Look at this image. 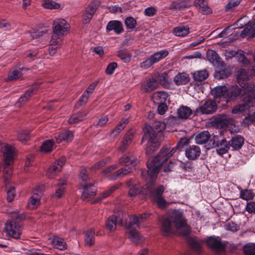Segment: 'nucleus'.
I'll return each instance as SVG.
<instances>
[{"instance_id": "f257e3e1", "label": "nucleus", "mask_w": 255, "mask_h": 255, "mask_svg": "<svg viewBox=\"0 0 255 255\" xmlns=\"http://www.w3.org/2000/svg\"><path fill=\"white\" fill-rule=\"evenodd\" d=\"M172 223L182 235L186 236L189 234L190 228L183 213L174 210L169 211L162 217L161 231L163 235L168 236L174 233L175 230Z\"/></svg>"}, {"instance_id": "f03ea898", "label": "nucleus", "mask_w": 255, "mask_h": 255, "mask_svg": "<svg viewBox=\"0 0 255 255\" xmlns=\"http://www.w3.org/2000/svg\"><path fill=\"white\" fill-rule=\"evenodd\" d=\"M141 176L146 180V188L145 193L146 195H150L152 200L155 202L160 208L166 207L167 203L162 197V194L164 191V187L163 185H159L156 188L154 187V181L155 180L157 174H156L155 177L151 178V174L148 172V169L147 170H141Z\"/></svg>"}, {"instance_id": "7ed1b4c3", "label": "nucleus", "mask_w": 255, "mask_h": 255, "mask_svg": "<svg viewBox=\"0 0 255 255\" xmlns=\"http://www.w3.org/2000/svg\"><path fill=\"white\" fill-rule=\"evenodd\" d=\"M165 128L166 124L164 122L156 121L149 127L148 131L145 132L142 138V142L147 141L148 146L146 149V153L150 154L159 146V138Z\"/></svg>"}, {"instance_id": "20e7f679", "label": "nucleus", "mask_w": 255, "mask_h": 255, "mask_svg": "<svg viewBox=\"0 0 255 255\" xmlns=\"http://www.w3.org/2000/svg\"><path fill=\"white\" fill-rule=\"evenodd\" d=\"M176 146L170 151L167 147L162 148L156 156L149 159L146 162L148 172L151 174V178H154L156 174L158 173L162 165L171 157L176 150Z\"/></svg>"}, {"instance_id": "39448f33", "label": "nucleus", "mask_w": 255, "mask_h": 255, "mask_svg": "<svg viewBox=\"0 0 255 255\" xmlns=\"http://www.w3.org/2000/svg\"><path fill=\"white\" fill-rule=\"evenodd\" d=\"M0 150L3 154V178L5 182H9L8 178L12 175L11 163L13 162V157L15 154L14 147L7 143H1L0 144Z\"/></svg>"}, {"instance_id": "423d86ee", "label": "nucleus", "mask_w": 255, "mask_h": 255, "mask_svg": "<svg viewBox=\"0 0 255 255\" xmlns=\"http://www.w3.org/2000/svg\"><path fill=\"white\" fill-rule=\"evenodd\" d=\"M244 103L235 106L232 109V113L235 114L241 113L252 106L255 103V89L254 86H248L244 88V94L242 95Z\"/></svg>"}, {"instance_id": "0eeeda50", "label": "nucleus", "mask_w": 255, "mask_h": 255, "mask_svg": "<svg viewBox=\"0 0 255 255\" xmlns=\"http://www.w3.org/2000/svg\"><path fill=\"white\" fill-rule=\"evenodd\" d=\"M221 135H215L209 140L208 146L210 148H216L219 155L227 153L230 149V144L225 138H221Z\"/></svg>"}, {"instance_id": "6e6552de", "label": "nucleus", "mask_w": 255, "mask_h": 255, "mask_svg": "<svg viewBox=\"0 0 255 255\" xmlns=\"http://www.w3.org/2000/svg\"><path fill=\"white\" fill-rule=\"evenodd\" d=\"M13 216L16 217V219L7 221L5 224L4 231L7 237L18 239H20L21 234L22 224L19 221H17L18 215L16 214Z\"/></svg>"}, {"instance_id": "1a4fd4ad", "label": "nucleus", "mask_w": 255, "mask_h": 255, "mask_svg": "<svg viewBox=\"0 0 255 255\" xmlns=\"http://www.w3.org/2000/svg\"><path fill=\"white\" fill-rule=\"evenodd\" d=\"M128 215L122 211L118 212V215L111 216L106 221V228L110 231L116 230L117 226L127 225V218Z\"/></svg>"}, {"instance_id": "9d476101", "label": "nucleus", "mask_w": 255, "mask_h": 255, "mask_svg": "<svg viewBox=\"0 0 255 255\" xmlns=\"http://www.w3.org/2000/svg\"><path fill=\"white\" fill-rule=\"evenodd\" d=\"M168 54V51L166 49H163L155 52L149 58L146 59L141 63V67L144 69H147L154 64L166 57Z\"/></svg>"}, {"instance_id": "9b49d317", "label": "nucleus", "mask_w": 255, "mask_h": 255, "mask_svg": "<svg viewBox=\"0 0 255 255\" xmlns=\"http://www.w3.org/2000/svg\"><path fill=\"white\" fill-rule=\"evenodd\" d=\"M70 28L69 24L62 18H57L52 25V31L54 34L61 36L67 34Z\"/></svg>"}, {"instance_id": "f8f14e48", "label": "nucleus", "mask_w": 255, "mask_h": 255, "mask_svg": "<svg viewBox=\"0 0 255 255\" xmlns=\"http://www.w3.org/2000/svg\"><path fill=\"white\" fill-rule=\"evenodd\" d=\"M158 87V83L154 78L153 74L149 77H146L141 85L140 89L143 93H150Z\"/></svg>"}, {"instance_id": "ddd939ff", "label": "nucleus", "mask_w": 255, "mask_h": 255, "mask_svg": "<svg viewBox=\"0 0 255 255\" xmlns=\"http://www.w3.org/2000/svg\"><path fill=\"white\" fill-rule=\"evenodd\" d=\"M206 243L210 248L216 252H222L225 249V245L219 237H210L207 239Z\"/></svg>"}, {"instance_id": "4468645a", "label": "nucleus", "mask_w": 255, "mask_h": 255, "mask_svg": "<svg viewBox=\"0 0 255 255\" xmlns=\"http://www.w3.org/2000/svg\"><path fill=\"white\" fill-rule=\"evenodd\" d=\"M65 162V158H62L53 163L47 170L46 175L47 177L49 178L54 177L60 171Z\"/></svg>"}, {"instance_id": "2eb2a0df", "label": "nucleus", "mask_w": 255, "mask_h": 255, "mask_svg": "<svg viewBox=\"0 0 255 255\" xmlns=\"http://www.w3.org/2000/svg\"><path fill=\"white\" fill-rule=\"evenodd\" d=\"M153 75L154 78L157 80L158 85L160 84L165 88L170 87L171 80L167 72H156L153 74Z\"/></svg>"}, {"instance_id": "dca6fc26", "label": "nucleus", "mask_w": 255, "mask_h": 255, "mask_svg": "<svg viewBox=\"0 0 255 255\" xmlns=\"http://www.w3.org/2000/svg\"><path fill=\"white\" fill-rule=\"evenodd\" d=\"M73 132L69 130H65L54 134L56 142L58 144L62 141L66 142H71L73 140Z\"/></svg>"}, {"instance_id": "f3484780", "label": "nucleus", "mask_w": 255, "mask_h": 255, "mask_svg": "<svg viewBox=\"0 0 255 255\" xmlns=\"http://www.w3.org/2000/svg\"><path fill=\"white\" fill-rule=\"evenodd\" d=\"M249 78V75L246 70L241 69L237 75V79L239 84L243 88L244 91V88H246L248 86H254V89H255V86L254 84H250L247 83Z\"/></svg>"}, {"instance_id": "a211bd4d", "label": "nucleus", "mask_w": 255, "mask_h": 255, "mask_svg": "<svg viewBox=\"0 0 255 255\" xmlns=\"http://www.w3.org/2000/svg\"><path fill=\"white\" fill-rule=\"evenodd\" d=\"M207 58L211 64L216 67L222 66L224 63L217 53L213 50L209 49L207 51Z\"/></svg>"}, {"instance_id": "6ab92c4d", "label": "nucleus", "mask_w": 255, "mask_h": 255, "mask_svg": "<svg viewBox=\"0 0 255 255\" xmlns=\"http://www.w3.org/2000/svg\"><path fill=\"white\" fill-rule=\"evenodd\" d=\"M201 154V149L199 146L192 145L188 146L185 150L186 157L189 160H195Z\"/></svg>"}, {"instance_id": "aec40b11", "label": "nucleus", "mask_w": 255, "mask_h": 255, "mask_svg": "<svg viewBox=\"0 0 255 255\" xmlns=\"http://www.w3.org/2000/svg\"><path fill=\"white\" fill-rule=\"evenodd\" d=\"M120 163L126 166L131 165L133 167H135L138 164L139 161L133 153H129L127 155H124L120 159Z\"/></svg>"}, {"instance_id": "412c9836", "label": "nucleus", "mask_w": 255, "mask_h": 255, "mask_svg": "<svg viewBox=\"0 0 255 255\" xmlns=\"http://www.w3.org/2000/svg\"><path fill=\"white\" fill-rule=\"evenodd\" d=\"M81 184L83 187V191L82 194V198L83 200H86L95 195V189L92 184L89 183H85V184L81 183Z\"/></svg>"}, {"instance_id": "4be33fe9", "label": "nucleus", "mask_w": 255, "mask_h": 255, "mask_svg": "<svg viewBox=\"0 0 255 255\" xmlns=\"http://www.w3.org/2000/svg\"><path fill=\"white\" fill-rule=\"evenodd\" d=\"M106 30L107 32L113 30L115 33L120 34L124 31L123 24L119 20H111L107 25Z\"/></svg>"}, {"instance_id": "5701e85b", "label": "nucleus", "mask_w": 255, "mask_h": 255, "mask_svg": "<svg viewBox=\"0 0 255 255\" xmlns=\"http://www.w3.org/2000/svg\"><path fill=\"white\" fill-rule=\"evenodd\" d=\"M244 94L243 88L239 87L238 86H233L228 90L227 89L226 101L235 100L242 93Z\"/></svg>"}, {"instance_id": "b1692460", "label": "nucleus", "mask_w": 255, "mask_h": 255, "mask_svg": "<svg viewBox=\"0 0 255 255\" xmlns=\"http://www.w3.org/2000/svg\"><path fill=\"white\" fill-rule=\"evenodd\" d=\"M227 88L225 86H217L211 90V94L213 95L215 100L218 98L223 99L226 100Z\"/></svg>"}, {"instance_id": "393cba45", "label": "nucleus", "mask_w": 255, "mask_h": 255, "mask_svg": "<svg viewBox=\"0 0 255 255\" xmlns=\"http://www.w3.org/2000/svg\"><path fill=\"white\" fill-rule=\"evenodd\" d=\"M200 111L202 114H210L214 113L217 109L216 103L212 100L206 101L200 107Z\"/></svg>"}, {"instance_id": "a878e982", "label": "nucleus", "mask_w": 255, "mask_h": 255, "mask_svg": "<svg viewBox=\"0 0 255 255\" xmlns=\"http://www.w3.org/2000/svg\"><path fill=\"white\" fill-rule=\"evenodd\" d=\"M49 242L54 248L60 250H64L67 249V246L63 238L54 236L53 238L49 239Z\"/></svg>"}, {"instance_id": "bb28decb", "label": "nucleus", "mask_w": 255, "mask_h": 255, "mask_svg": "<svg viewBox=\"0 0 255 255\" xmlns=\"http://www.w3.org/2000/svg\"><path fill=\"white\" fill-rule=\"evenodd\" d=\"M36 91V89L35 87H31L27 90L25 92L24 94L18 99L17 102L15 104L16 106H21L24 103L28 101L33 94L35 93Z\"/></svg>"}, {"instance_id": "cd10ccee", "label": "nucleus", "mask_w": 255, "mask_h": 255, "mask_svg": "<svg viewBox=\"0 0 255 255\" xmlns=\"http://www.w3.org/2000/svg\"><path fill=\"white\" fill-rule=\"evenodd\" d=\"M96 8L93 4H89L85 9L83 15V22L88 23L92 19Z\"/></svg>"}, {"instance_id": "c85d7f7f", "label": "nucleus", "mask_w": 255, "mask_h": 255, "mask_svg": "<svg viewBox=\"0 0 255 255\" xmlns=\"http://www.w3.org/2000/svg\"><path fill=\"white\" fill-rule=\"evenodd\" d=\"M133 137V133L132 131H128L123 137L121 141V144L119 147V150L124 152L128 148V146L130 144Z\"/></svg>"}, {"instance_id": "c756f323", "label": "nucleus", "mask_w": 255, "mask_h": 255, "mask_svg": "<svg viewBox=\"0 0 255 255\" xmlns=\"http://www.w3.org/2000/svg\"><path fill=\"white\" fill-rule=\"evenodd\" d=\"M191 5V2L186 0H178L172 2L169 7L171 10H180L188 7Z\"/></svg>"}, {"instance_id": "7c9ffc66", "label": "nucleus", "mask_w": 255, "mask_h": 255, "mask_svg": "<svg viewBox=\"0 0 255 255\" xmlns=\"http://www.w3.org/2000/svg\"><path fill=\"white\" fill-rule=\"evenodd\" d=\"M177 116L181 119H187L192 114V110L187 106H180L177 110Z\"/></svg>"}, {"instance_id": "2f4dec72", "label": "nucleus", "mask_w": 255, "mask_h": 255, "mask_svg": "<svg viewBox=\"0 0 255 255\" xmlns=\"http://www.w3.org/2000/svg\"><path fill=\"white\" fill-rule=\"evenodd\" d=\"M244 143V138L241 135H238L233 137L229 141L230 147L235 150L241 148Z\"/></svg>"}, {"instance_id": "473e14b6", "label": "nucleus", "mask_w": 255, "mask_h": 255, "mask_svg": "<svg viewBox=\"0 0 255 255\" xmlns=\"http://www.w3.org/2000/svg\"><path fill=\"white\" fill-rule=\"evenodd\" d=\"M87 115V113L85 111L74 114L70 117L68 120V123L69 124H74L82 122L85 119Z\"/></svg>"}, {"instance_id": "72a5a7b5", "label": "nucleus", "mask_w": 255, "mask_h": 255, "mask_svg": "<svg viewBox=\"0 0 255 255\" xmlns=\"http://www.w3.org/2000/svg\"><path fill=\"white\" fill-rule=\"evenodd\" d=\"M210 138L211 135L208 131H203L196 136V142L199 144H202L206 143Z\"/></svg>"}, {"instance_id": "f704fd0d", "label": "nucleus", "mask_w": 255, "mask_h": 255, "mask_svg": "<svg viewBox=\"0 0 255 255\" xmlns=\"http://www.w3.org/2000/svg\"><path fill=\"white\" fill-rule=\"evenodd\" d=\"M241 35L243 37H254L255 36V19L242 31Z\"/></svg>"}, {"instance_id": "c9c22d12", "label": "nucleus", "mask_w": 255, "mask_h": 255, "mask_svg": "<svg viewBox=\"0 0 255 255\" xmlns=\"http://www.w3.org/2000/svg\"><path fill=\"white\" fill-rule=\"evenodd\" d=\"M190 31L189 27L187 26H179L174 28L173 33L178 37H184L187 35Z\"/></svg>"}, {"instance_id": "e433bc0d", "label": "nucleus", "mask_w": 255, "mask_h": 255, "mask_svg": "<svg viewBox=\"0 0 255 255\" xmlns=\"http://www.w3.org/2000/svg\"><path fill=\"white\" fill-rule=\"evenodd\" d=\"M173 81L177 85H184L189 81V78L186 73H178L174 77Z\"/></svg>"}, {"instance_id": "4c0bfd02", "label": "nucleus", "mask_w": 255, "mask_h": 255, "mask_svg": "<svg viewBox=\"0 0 255 255\" xmlns=\"http://www.w3.org/2000/svg\"><path fill=\"white\" fill-rule=\"evenodd\" d=\"M168 97L167 93L164 91H158L153 95L154 101L158 104L164 103Z\"/></svg>"}, {"instance_id": "58836bf2", "label": "nucleus", "mask_w": 255, "mask_h": 255, "mask_svg": "<svg viewBox=\"0 0 255 255\" xmlns=\"http://www.w3.org/2000/svg\"><path fill=\"white\" fill-rule=\"evenodd\" d=\"M95 232L91 229L87 231L85 235V244L86 246H91L95 243Z\"/></svg>"}, {"instance_id": "ea45409f", "label": "nucleus", "mask_w": 255, "mask_h": 255, "mask_svg": "<svg viewBox=\"0 0 255 255\" xmlns=\"http://www.w3.org/2000/svg\"><path fill=\"white\" fill-rule=\"evenodd\" d=\"M208 76L209 73L205 69L196 71L193 74V79L196 81H202L206 79Z\"/></svg>"}, {"instance_id": "a19ab883", "label": "nucleus", "mask_w": 255, "mask_h": 255, "mask_svg": "<svg viewBox=\"0 0 255 255\" xmlns=\"http://www.w3.org/2000/svg\"><path fill=\"white\" fill-rule=\"evenodd\" d=\"M54 143L53 140L48 139L44 141L40 146V150L43 153L51 152L54 147Z\"/></svg>"}, {"instance_id": "79ce46f5", "label": "nucleus", "mask_w": 255, "mask_h": 255, "mask_svg": "<svg viewBox=\"0 0 255 255\" xmlns=\"http://www.w3.org/2000/svg\"><path fill=\"white\" fill-rule=\"evenodd\" d=\"M131 171V169L130 167H125L121 169L118 170L116 173L113 174L110 177H109V179L110 180H115L118 177H123L127 175H128L129 173Z\"/></svg>"}, {"instance_id": "37998d69", "label": "nucleus", "mask_w": 255, "mask_h": 255, "mask_svg": "<svg viewBox=\"0 0 255 255\" xmlns=\"http://www.w3.org/2000/svg\"><path fill=\"white\" fill-rule=\"evenodd\" d=\"M62 36L53 33L50 41V44L52 46H56L57 48H60L62 44Z\"/></svg>"}, {"instance_id": "c03bdc74", "label": "nucleus", "mask_w": 255, "mask_h": 255, "mask_svg": "<svg viewBox=\"0 0 255 255\" xmlns=\"http://www.w3.org/2000/svg\"><path fill=\"white\" fill-rule=\"evenodd\" d=\"M66 184V182L65 180H59L55 191V196L58 198H61L64 194Z\"/></svg>"}, {"instance_id": "a18cd8bd", "label": "nucleus", "mask_w": 255, "mask_h": 255, "mask_svg": "<svg viewBox=\"0 0 255 255\" xmlns=\"http://www.w3.org/2000/svg\"><path fill=\"white\" fill-rule=\"evenodd\" d=\"M32 195L27 203V207L30 209H35L40 205V199Z\"/></svg>"}, {"instance_id": "49530a36", "label": "nucleus", "mask_w": 255, "mask_h": 255, "mask_svg": "<svg viewBox=\"0 0 255 255\" xmlns=\"http://www.w3.org/2000/svg\"><path fill=\"white\" fill-rule=\"evenodd\" d=\"M127 233L128 234L129 239L133 242H138L141 239L138 232L135 230L128 229Z\"/></svg>"}, {"instance_id": "de8ad7c7", "label": "nucleus", "mask_w": 255, "mask_h": 255, "mask_svg": "<svg viewBox=\"0 0 255 255\" xmlns=\"http://www.w3.org/2000/svg\"><path fill=\"white\" fill-rule=\"evenodd\" d=\"M117 56L124 62H129L131 59V54L127 50H120L118 52Z\"/></svg>"}, {"instance_id": "09e8293b", "label": "nucleus", "mask_w": 255, "mask_h": 255, "mask_svg": "<svg viewBox=\"0 0 255 255\" xmlns=\"http://www.w3.org/2000/svg\"><path fill=\"white\" fill-rule=\"evenodd\" d=\"M21 69H14L10 71L8 74V79L9 80H16L20 78L22 76Z\"/></svg>"}, {"instance_id": "8fccbe9b", "label": "nucleus", "mask_w": 255, "mask_h": 255, "mask_svg": "<svg viewBox=\"0 0 255 255\" xmlns=\"http://www.w3.org/2000/svg\"><path fill=\"white\" fill-rule=\"evenodd\" d=\"M244 251L246 255H255V244L250 243L246 244Z\"/></svg>"}, {"instance_id": "3c124183", "label": "nucleus", "mask_w": 255, "mask_h": 255, "mask_svg": "<svg viewBox=\"0 0 255 255\" xmlns=\"http://www.w3.org/2000/svg\"><path fill=\"white\" fill-rule=\"evenodd\" d=\"M42 5L44 7L48 9H58L60 7V5L58 3L53 1L52 0H45Z\"/></svg>"}, {"instance_id": "603ef678", "label": "nucleus", "mask_w": 255, "mask_h": 255, "mask_svg": "<svg viewBox=\"0 0 255 255\" xmlns=\"http://www.w3.org/2000/svg\"><path fill=\"white\" fill-rule=\"evenodd\" d=\"M237 61L244 66H247L250 63V60L246 58L243 51L239 50L237 56Z\"/></svg>"}, {"instance_id": "864d4df0", "label": "nucleus", "mask_w": 255, "mask_h": 255, "mask_svg": "<svg viewBox=\"0 0 255 255\" xmlns=\"http://www.w3.org/2000/svg\"><path fill=\"white\" fill-rule=\"evenodd\" d=\"M254 195L251 190H242L240 192V197L245 200H249L253 199Z\"/></svg>"}, {"instance_id": "5fc2aeb1", "label": "nucleus", "mask_w": 255, "mask_h": 255, "mask_svg": "<svg viewBox=\"0 0 255 255\" xmlns=\"http://www.w3.org/2000/svg\"><path fill=\"white\" fill-rule=\"evenodd\" d=\"M230 74L228 69H223L218 71L215 73V77L218 79H223L227 78Z\"/></svg>"}, {"instance_id": "6e6d98bb", "label": "nucleus", "mask_w": 255, "mask_h": 255, "mask_svg": "<svg viewBox=\"0 0 255 255\" xmlns=\"http://www.w3.org/2000/svg\"><path fill=\"white\" fill-rule=\"evenodd\" d=\"M125 23L128 29H133L136 25V20L131 16L127 17L125 20Z\"/></svg>"}, {"instance_id": "4d7b16f0", "label": "nucleus", "mask_w": 255, "mask_h": 255, "mask_svg": "<svg viewBox=\"0 0 255 255\" xmlns=\"http://www.w3.org/2000/svg\"><path fill=\"white\" fill-rule=\"evenodd\" d=\"M189 244L192 248L197 253H200L201 251V245L196 240L190 239L189 240Z\"/></svg>"}, {"instance_id": "13d9d810", "label": "nucleus", "mask_w": 255, "mask_h": 255, "mask_svg": "<svg viewBox=\"0 0 255 255\" xmlns=\"http://www.w3.org/2000/svg\"><path fill=\"white\" fill-rule=\"evenodd\" d=\"M128 216L127 219L129 218V222L128 223L127 222V225H123V226H126L128 229H130L131 226L133 225H136L137 227H139V219L137 218V216L134 215L131 216L130 217L128 215Z\"/></svg>"}, {"instance_id": "bf43d9fd", "label": "nucleus", "mask_w": 255, "mask_h": 255, "mask_svg": "<svg viewBox=\"0 0 255 255\" xmlns=\"http://www.w3.org/2000/svg\"><path fill=\"white\" fill-rule=\"evenodd\" d=\"M121 186V184H116L111 186L109 189L104 191L102 194V199H104L109 196L112 193L118 189Z\"/></svg>"}, {"instance_id": "052dcab7", "label": "nucleus", "mask_w": 255, "mask_h": 255, "mask_svg": "<svg viewBox=\"0 0 255 255\" xmlns=\"http://www.w3.org/2000/svg\"><path fill=\"white\" fill-rule=\"evenodd\" d=\"M240 2V0H229L228 3L226 6L227 11H232L234 8L238 6Z\"/></svg>"}, {"instance_id": "680f3d73", "label": "nucleus", "mask_w": 255, "mask_h": 255, "mask_svg": "<svg viewBox=\"0 0 255 255\" xmlns=\"http://www.w3.org/2000/svg\"><path fill=\"white\" fill-rule=\"evenodd\" d=\"M29 138V131L26 130H21L19 132L18 139L20 141L24 142L27 141Z\"/></svg>"}, {"instance_id": "e2e57ef3", "label": "nucleus", "mask_w": 255, "mask_h": 255, "mask_svg": "<svg viewBox=\"0 0 255 255\" xmlns=\"http://www.w3.org/2000/svg\"><path fill=\"white\" fill-rule=\"evenodd\" d=\"M87 169L86 168H83L81 169L80 172V178L82 180L81 183L83 184L88 183L89 178L88 177V175L87 174Z\"/></svg>"}, {"instance_id": "0e129e2a", "label": "nucleus", "mask_w": 255, "mask_h": 255, "mask_svg": "<svg viewBox=\"0 0 255 255\" xmlns=\"http://www.w3.org/2000/svg\"><path fill=\"white\" fill-rule=\"evenodd\" d=\"M45 33L43 31H34L27 33L26 34L30 37V39H37L39 40Z\"/></svg>"}, {"instance_id": "69168bd1", "label": "nucleus", "mask_w": 255, "mask_h": 255, "mask_svg": "<svg viewBox=\"0 0 255 255\" xmlns=\"http://www.w3.org/2000/svg\"><path fill=\"white\" fill-rule=\"evenodd\" d=\"M198 9L203 14H208L212 12L211 8L208 6L206 2H204L200 7H199Z\"/></svg>"}, {"instance_id": "338daca9", "label": "nucleus", "mask_w": 255, "mask_h": 255, "mask_svg": "<svg viewBox=\"0 0 255 255\" xmlns=\"http://www.w3.org/2000/svg\"><path fill=\"white\" fill-rule=\"evenodd\" d=\"M118 65L116 62H112L110 63L106 69V73L108 75H112L114 73L116 68L117 67Z\"/></svg>"}, {"instance_id": "774afa93", "label": "nucleus", "mask_w": 255, "mask_h": 255, "mask_svg": "<svg viewBox=\"0 0 255 255\" xmlns=\"http://www.w3.org/2000/svg\"><path fill=\"white\" fill-rule=\"evenodd\" d=\"M246 209L249 213H255V202L251 201L247 203Z\"/></svg>"}]
</instances>
